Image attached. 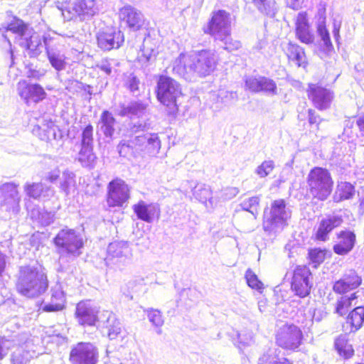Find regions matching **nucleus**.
Segmentation results:
<instances>
[{"label":"nucleus","instance_id":"f257e3e1","mask_svg":"<svg viewBox=\"0 0 364 364\" xmlns=\"http://www.w3.org/2000/svg\"><path fill=\"white\" fill-rule=\"evenodd\" d=\"M219 57L215 50H201L191 53H181L172 64L173 73L186 80L195 75L205 77L216 68Z\"/></svg>","mask_w":364,"mask_h":364},{"label":"nucleus","instance_id":"f03ea898","mask_svg":"<svg viewBox=\"0 0 364 364\" xmlns=\"http://www.w3.org/2000/svg\"><path fill=\"white\" fill-rule=\"evenodd\" d=\"M48 287L46 274L41 267L27 265L21 267L16 282L17 291L28 298H36Z\"/></svg>","mask_w":364,"mask_h":364},{"label":"nucleus","instance_id":"7ed1b4c3","mask_svg":"<svg viewBox=\"0 0 364 364\" xmlns=\"http://www.w3.org/2000/svg\"><path fill=\"white\" fill-rule=\"evenodd\" d=\"M8 32L15 35V39L19 46L28 50L31 56H37L42 52L40 36L22 20L15 18L8 26Z\"/></svg>","mask_w":364,"mask_h":364},{"label":"nucleus","instance_id":"20e7f679","mask_svg":"<svg viewBox=\"0 0 364 364\" xmlns=\"http://www.w3.org/2000/svg\"><path fill=\"white\" fill-rule=\"evenodd\" d=\"M56 252L60 257L75 258L82 254L84 242L81 235L73 229L63 228L53 238Z\"/></svg>","mask_w":364,"mask_h":364},{"label":"nucleus","instance_id":"39448f33","mask_svg":"<svg viewBox=\"0 0 364 364\" xmlns=\"http://www.w3.org/2000/svg\"><path fill=\"white\" fill-rule=\"evenodd\" d=\"M291 211L287 208L283 199L274 200L269 211L264 210L262 227L265 232L277 233L288 225Z\"/></svg>","mask_w":364,"mask_h":364},{"label":"nucleus","instance_id":"423d86ee","mask_svg":"<svg viewBox=\"0 0 364 364\" xmlns=\"http://www.w3.org/2000/svg\"><path fill=\"white\" fill-rule=\"evenodd\" d=\"M306 181L310 193L319 200H326L332 192L333 181L326 168H313L307 176Z\"/></svg>","mask_w":364,"mask_h":364},{"label":"nucleus","instance_id":"0eeeda50","mask_svg":"<svg viewBox=\"0 0 364 364\" xmlns=\"http://www.w3.org/2000/svg\"><path fill=\"white\" fill-rule=\"evenodd\" d=\"M180 84L174 79L161 75L157 82L156 97L158 100L169 109L170 113L177 110V99L181 95Z\"/></svg>","mask_w":364,"mask_h":364},{"label":"nucleus","instance_id":"6e6552de","mask_svg":"<svg viewBox=\"0 0 364 364\" xmlns=\"http://www.w3.org/2000/svg\"><path fill=\"white\" fill-rule=\"evenodd\" d=\"M132 258V249L128 242L115 241L108 245L105 262L108 267L123 270L131 263Z\"/></svg>","mask_w":364,"mask_h":364},{"label":"nucleus","instance_id":"1a4fd4ad","mask_svg":"<svg viewBox=\"0 0 364 364\" xmlns=\"http://www.w3.org/2000/svg\"><path fill=\"white\" fill-rule=\"evenodd\" d=\"M0 335V360H3L9 351L17 346L27 343V334L19 331L16 322L10 321L2 327Z\"/></svg>","mask_w":364,"mask_h":364},{"label":"nucleus","instance_id":"9d476101","mask_svg":"<svg viewBox=\"0 0 364 364\" xmlns=\"http://www.w3.org/2000/svg\"><path fill=\"white\" fill-rule=\"evenodd\" d=\"M44 47L49 63L56 70H63L66 66V57L63 48V38L59 36L46 33L43 37Z\"/></svg>","mask_w":364,"mask_h":364},{"label":"nucleus","instance_id":"9b49d317","mask_svg":"<svg viewBox=\"0 0 364 364\" xmlns=\"http://www.w3.org/2000/svg\"><path fill=\"white\" fill-rule=\"evenodd\" d=\"M231 31V18L229 12L219 9L212 12L211 18L203 27L205 33L211 36L214 40L220 38Z\"/></svg>","mask_w":364,"mask_h":364},{"label":"nucleus","instance_id":"f8f14e48","mask_svg":"<svg viewBox=\"0 0 364 364\" xmlns=\"http://www.w3.org/2000/svg\"><path fill=\"white\" fill-rule=\"evenodd\" d=\"M129 186L122 178H115L109 182L107 203L109 207H122L130 198Z\"/></svg>","mask_w":364,"mask_h":364},{"label":"nucleus","instance_id":"ddd939ff","mask_svg":"<svg viewBox=\"0 0 364 364\" xmlns=\"http://www.w3.org/2000/svg\"><path fill=\"white\" fill-rule=\"evenodd\" d=\"M101 313L97 306L90 300L80 301L75 308V318L81 326H94L100 325Z\"/></svg>","mask_w":364,"mask_h":364},{"label":"nucleus","instance_id":"4468645a","mask_svg":"<svg viewBox=\"0 0 364 364\" xmlns=\"http://www.w3.org/2000/svg\"><path fill=\"white\" fill-rule=\"evenodd\" d=\"M98 11L97 0H70L63 15L68 20L79 17L80 20L86 16H92Z\"/></svg>","mask_w":364,"mask_h":364},{"label":"nucleus","instance_id":"2eb2a0df","mask_svg":"<svg viewBox=\"0 0 364 364\" xmlns=\"http://www.w3.org/2000/svg\"><path fill=\"white\" fill-rule=\"evenodd\" d=\"M303 334L295 325H284L277 334V343L284 349L296 350L301 343Z\"/></svg>","mask_w":364,"mask_h":364},{"label":"nucleus","instance_id":"dca6fc26","mask_svg":"<svg viewBox=\"0 0 364 364\" xmlns=\"http://www.w3.org/2000/svg\"><path fill=\"white\" fill-rule=\"evenodd\" d=\"M98 350L91 343L80 342L73 347L70 353L72 364H97Z\"/></svg>","mask_w":364,"mask_h":364},{"label":"nucleus","instance_id":"f3484780","mask_svg":"<svg viewBox=\"0 0 364 364\" xmlns=\"http://www.w3.org/2000/svg\"><path fill=\"white\" fill-rule=\"evenodd\" d=\"M311 273L306 266H297L292 274L291 288L295 294L304 298L310 294L312 283L310 281Z\"/></svg>","mask_w":364,"mask_h":364},{"label":"nucleus","instance_id":"a211bd4d","mask_svg":"<svg viewBox=\"0 0 364 364\" xmlns=\"http://www.w3.org/2000/svg\"><path fill=\"white\" fill-rule=\"evenodd\" d=\"M138 155L146 154L156 156L161 149V141L157 134L146 133L131 139Z\"/></svg>","mask_w":364,"mask_h":364},{"label":"nucleus","instance_id":"6ab92c4d","mask_svg":"<svg viewBox=\"0 0 364 364\" xmlns=\"http://www.w3.org/2000/svg\"><path fill=\"white\" fill-rule=\"evenodd\" d=\"M307 95L314 106L321 111L329 109L334 97L331 90L313 83L309 84Z\"/></svg>","mask_w":364,"mask_h":364},{"label":"nucleus","instance_id":"aec40b11","mask_svg":"<svg viewBox=\"0 0 364 364\" xmlns=\"http://www.w3.org/2000/svg\"><path fill=\"white\" fill-rule=\"evenodd\" d=\"M118 14L120 22L132 31H137L145 26L144 14L133 6L124 5L119 9Z\"/></svg>","mask_w":364,"mask_h":364},{"label":"nucleus","instance_id":"412c9836","mask_svg":"<svg viewBox=\"0 0 364 364\" xmlns=\"http://www.w3.org/2000/svg\"><path fill=\"white\" fill-rule=\"evenodd\" d=\"M343 223L342 216L338 215H328L323 218L316 228L315 239L321 242L328 241L330 233L340 227Z\"/></svg>","mask_w":364,"mask_h":364},{"label":"nucleus","instance_id":"4be33fe9","mask_svg":"<svg viewBox=\"0 0 364 364\" xmlns=\"http://www.w3.org/2000/svg\"><path fill=\"white\" fill-rule=\"evenodd\" d=\"M18 94L27 104L29 102L38 103L46 97V92L38 84H30L26 80L19 81L17 85Z\"/></svg>","mask_w":364,"mask_h":364},{"label":"nucleus","instance_id":"5701e85b","mask_svg":"<svg viewBox=\"0 0 364 364\" xmlns=\"http://www.w3.org/2000/svg\"><path fill=\"white\" fill-rule=\"evenodd\" d=\"M356 236L353 231L342 230L336 234L333 240V252L338 255H348L354 247Z\"/></svg>","mask_w":364,"mask_h":364},{"label":"nucleus","instance_id":"b1692460","mask_svg":"<svg viewBox=\"0 0 364 364\" xmlns=\"http://www.w3.org/2000/svg\"><path fill=\"white\" fill-rule=\"evenodd\" d=\"M296 38L302 43L310 45L314 43L315 36L311 28L307 14L299 12L295 19Z\"/></svg>","mask_w":364,"mask_h":364},{"label":"nucleus","instance_id":"393cba45","mask_svg":"<svg viewBox=\"0 0 364 364\" xmlns=\"http://www.w3.org/2000/svg\"><path fill=\"white\" fill-rule=\"evenodd\" d=\"M97 39L98 46L104 50L119 48L124 41V34L120 31L112 28L100 32Z\"/></svg>","mask_w":364,"mask_h":364},{"label":"nucleus","instance_id":"a878e982","mask_svg":"<svg viewBox=\"0 0 364 364\" xmlns=\"http://www.w3.org/2000/svg\"><path fill=\"white\" fill-rule=\"evenodd\" d=\"M0 196L4 198L2 205H7V210H11L16 213L18 212L21 198L16 184L13 183L3 184L0 187Z\"/></svg>","mask_w":364,"mask_h":364},{"label":"nucleus","instance_id":"bb28decb","mask_svg":"<svg viewBox=\"0 0 364 364\" xmlns=\"http://www.w3.org/2000/svg\"><path fill=\"white\" fill-rule=\"evenodd\" d=\"M133 210L137 218L146 223H152L154 219L159 220L161 210L157 203H146L140 200L133 205Z\"/></svg>","mask_w":364,"mask_h":364},{"label":"nucleus","instance_id":"cd10ccee","mask_svg":"<svg viewBox=\"0 0 364 364\" xmlns=\"http://www.w3.org/2000/svg\"><path fill=\"white\" fill-rule=\"evenodd\" d=\"M108 330V336L112 340L115 339L122 332V324L111 311L103 310L101 313V320L99 325Z\"/></svg>","mask_w":364,"mask_h":364},{"label":"nucleus","instance_id":"c85d7f7f","mask_svg":"<svg viewBox=\"0 0 364 364\" xmlns=\"http://www.w3.org/2000/svg\"><path fill=\"white\" fill-rule=\"evenodd\" d=\"M33 132H38L39 138L44 141L60 140L63 138L62 131L50 120H43Z\"/></svg>","mask_w":364,"mask_h":364},{"label":"nucleus","instance_id":"c756f323","mask_svg":"<svg viewBox=\"0 0 364 364\" xmlns=\"http://www.w3.org/2000/svg\"><path fill=\"white\" fill-rule=\"evenodd\" d=\"M65 296L62 286L56 283L50 290V301L46 304L43 310L46 312L58 311L65 306Z\"/></svg>","mask_w":364,"mask_h":364},{"label":"nucleus","instance_id":"7c9ffc66","mask_svg":"<svg viewBox=\"0 0 364 364\" xmlns=\"http://www.w3.org/2000/svg\"><path fill=\"white\" fill-rule=\"evenodd\" d=\"M158 55L156 43L149 38H144L138 60L142 66L146 67L154 63Z\"/></svg>","mask_w":364,"mask_h":364},{"label":"nucleus","instance_id":"2f4dec72","mask_svg":"<svg viewBox=\"0 0 364 364\" xmlns=\"http://www.w3.org/2000/svg\"><path fill=\"white\" fill-rule=\"evenodd\" d=\"M26 195L33 199H46L53 195L52 188L43 183H26L24 186Z\"/></svg>","mask_w":364,"mask_h":364},{"label":"nucleus","instance_id":"473e14b6","mask_svg":"<svg viewBox=\"0 0 364 364\" xmlns=\"http://www.w3.org/2000/svg\"><path fill=\"white\" fill-rule=\"evenodd\" d=\"M317 16L318 23L316 25V28L318 35L323 41L325 50L327 52L331 51L333 50V47L331 41L329 32L326 26L325 9H318Z\"/></svg>","mask_w":364,"mask_h":364},{"label":"nucleus","instance_id":"72a5a7b5","mask_svg":"<svg viewBox=\"0 0 364 364\" xmlns=\"http://www.w3.org/2000/svg\"><path fill=\"white\" fill-rule=\"evenodd\" d=\"M286 53L289 60L294 62L299 67L305 68L307 60L304 49L296 43H289L286 48Z\"/></svg>","mask_w":364,"mask_h":364},{"label":"nucleus","instance_id":"f704fd0d","mask_svg":"<svg viewBox=\"0 0 364 364\" xmlns=\"http://www.w3.org/2000/svg\"><path fill=\"white\" fill-rule=\"evenodd\" d=\"M146 105L141 101L131 102L120 105L119 115L122 117H141L145 112Z\"/></svg>","mask_w":364,"mask_h":364},{"label":"nucleus","instance_id":"c9c22d12","mask_svg":"<svg viewBox=\"0 0 364 364\" xmlns=\"http://www.w3.org/2000/svg\"><path fill=\"white\" fill-rule=\"evenodd\" d=\"M194 198L202 203L205 204L207 208H213L215 201L213 198L212 191L208 186L205 184H197L193 189Z\"/></svg>","mask_w":364,"mask_h":364},{"label":"nucleus","instance_id":"e433bc0d","mask_svg":"<svg viewBox=\"0 0 364 364\" xmlns=\"http://www.w3.org/2000/svg\"><path fill=\"white\" fill-rule=\"evenodd\" d=\"M115 124L116 119L113 114L107 110L103 111L100 116L99 125L100 131L106 137L111 138L113 136Z\"/></svg>","mask_w":364,"mask_h":364},{"label":"nucleus","instance_id":"4c0bfd02","mask_svg":"<svg viewBox=\"0 0 364 364\" xmlns=\"http://www.w3.org/2000/svg\"><path fill=\"white\" fill-rule=\"evenodd\" d=\"M29 343L30 341L27 337V343L19 346L20 348L12 353L11 355V364H28L30 362L33 355L30 350L26 349L29 348Z\"/></svg>","mask_w":364,"mask_h":364},{"label":"nucleus","instance_id":"58836bf2","mask_svg":"<svg viewBox=\"0 0 364 364\" xmlns=\"http://www.w3.org/2000/svg\"><path fill=\"white\" fill-rule=\"evenodd\" d=\"M60 188L66 196L75 191L77 184L74 172L70 170H65L63 172Z\"/></svg>","mask_w":364,"mask_h":364},{"label":"nucleus","instance_id":"ea45409f","mask_svg":"<svg viewBox=\"0 0 364 364\" xmlns=\"http://www.w3.org/2000/svg\"><path fill=\"white\" fill-rule=\"evenodd\" d=\"M77 159L83 167L93 168L97 161L93 147L80 146Z\"/></svg>","mask_w":364,"mask_h":364},{"label":"nucleus","instance_id":"a19ab883","mask_svg":"<svg viewBox=\"0 0 364 364\" xmlns=\"http://www.w3.org/2000/svg\"><path fill=\"white\" fill-rule=\"evenodd\" d=\"M357 299L356 293H353L350 296L346 295L342 296L336 301L335 306V313L340 316L346 315L350 309L355 305L356 303L353 304V301Z\"/></svg>","mask_w":364,"mask_h":364},{"label":"nucleus","instance_id":"79ce46f5","mask_svg":"<svg viewBox=\"0 0 364 364\" xmlns=\"http://www.w3.org/2000/svg\"><path fill=\"white\" fill-rule=\"evenodd\" d=\"M335 348L338 354L345 358H350L354 353L353 348L348 342L346 335L339 336L334 342Z\"/></svg>","mask_w":364,"mask_h":364},{"label":"nucleus","instance_id":"37998d69","mask_svg":"<svg viewBox=\"0 0 364 364\" xmlns=\"http://www.w3.org/2000/svg\"><path fill=\"white\" fill-rule=\"evenodd\" d=\"M355 194L354 186L348 182H341L337 186L335 200L337 201L348 200Z\"/></svg>","mask_w":364,"mask_h":364},{"label":"nucleus","instance_id":"c03bdc74","mask_svg":"<svg viewBox=\"0 0 364 364\" xmlns=\"http://www.w3.org/2000/svg\"><path fill=\"white\" fill-rule=\"evenodd\" d=\"M347 322L355 331L358 330L364 323V306L355 307L348 316Z\"/></svg>","mask_w":364,"mask_h":364},{"label":"nucleus","instance_id":"a18cd8bd","mask_svg":"<svg viewBox=\"0 0 364 364\" xmlns=\"http://www.w3.org/2000/svg\"><path fill=\"white\" fill-rule=\"evenodd\" d=\"M31 216L42 226H48L54 220V213L39 208L33 209Z\"/></svg>","mask_w":364,"mask_h":364},{"label":"nucleus","instance_id":"49530a36","mask_svg":"<svg viewBox=\"0 0 364 364\" xmlns=\"http://www.w3.org/2000/svg\"><path fill=\"white\" fill-rule=\"evenodd\" d=\"M254 5L262 14L274 17L277 12L275 0H252Z\"/></svg>","mask_w":364,"mask_h":364},{"label":"nucleus","instance_id":"de8ad7c7","mask_svg":"<svg viewBox=\"0 0 364 364\" xmlns=\"http://www.w3.org/2000/svg\"><path fill=\"white\" fill-rule=\"evenodd\" d=\"M53 36H59L63 38L64 48H65V44H68V46L77 50V48H80V45L83 43V41H85V36L82 35L75 36L73 32L65 34L54 33Z\"/></svg>","mask_w":364,"mask_h":364},{"label":"nucleus","instance_id":"09e8293b","mask_svg":"<svg viewBox=\"0 0 364 364\" xmlns=\"http://www.w3.org/2000/svg\"><path fill=\"white\" fill-rule=\"evenodd\" d=\"M144 312L146 314L149 321L156 328V333L161 334V328L164 323L161 312L154 309H147L144 310Z\"/></svg>","mask_w":364,"mask_h":364},{"label":"nucleus","instance_id":"8fccbe9b","mask_svg":"<svg viewBox=\"0 0 364 364\" xmlns=\"http://www.w3.org/2000/svg\"><path fill=\"white\" fill-rule=\"evenodd\" d=\"M117 149L119 155L122 157L130 158L137 157L139 155L134 149L132 141L129 140H122L117 146Z\"/></svg>","mask_w":364,"mask_h":364},{"label":"nucleus","instance_id":"3c124183","mask_svg":"<svg viewBox=\"0 0 364 364\" xmlns=\"http://www.w3.org/2000/svg\"><path fill=\"white\" fill-rule=\"evenodd\" d=\"M222 36L220 38H216L215 41L221 43V46L224 50L229 52L235 51L241 48V43L239 41L234 40L231 37V31L228 32V34Z\"/></svg>","mask_w":364,"mask_h":364},{"label":"nucleus","instance_id":"603ef678","mask_svg":"<svg viewBox=\"0 0 364 364\" xmlns=\"http://www.w3.org/2000/svg\"><path fill=\"white\" fill-rule=\"evenodd\" d=\"M259 201L260 199L258 196H252L248 198H245L240 203V205L243 210L250 212L255 216V218H256Z\"/></svg>","mask_w":364,"mask_h":364},{"label":"nucleus","instance_id":"864d4df0","mask_svg":"<svg viewBox=\"0 0 364 364\" xmlns=\"http://www.w3.org/2000/svg\"><path fill=\"white\" fill-rule=\"evenodd\" d=\"M259 92H264L270 95H276L277 94L276 82L270 78L261 77Z\"/></svg>","mask_w":364,"mask_h":364},{"label":"nucleus","instance_id":"5fc2aeb1","mask_svg":"<svg viewBox=\"0 0 364 364\" xmlns=\"http://www.w3.org/2000/svg\"><path fill=\"white\" fill-rule=\"evenodd\" d=\"M274 166L275 165L274 161L266 160L257 167L255 173L259 178H265L272 173L274 168Z\"/></svg>","mask_w":364,"mask_h":364},{"label":"nucleus","instance_id":"6e6d98bb","mask_svg":"<svg viewBox=\"0 0 364 364\" xmlns=\"http://www.w3.org/2000/svg\"><path fill=\"white\" fill-rule=\"evenodd\" d=\"M80 146L93 147V127L87 125L81 134Z\"/></svg>","mask_w":364,"mask_h":364},{"label":"nucleus","instance_id":"4d7b16f0","mask_svg":"<svg viewBox=\"0 0 364 364\" xmlns=\"http://www.w3.org/2000/svg\"><path fill=\"white\" fill-rule=\"evenodd\" d=\"M310 261L314 264V267L321 264L326 258V250L320 248L311 249L309 252Z\"/></svg>","mask_w":364,"mask_h":364},{"label":"nucleus","instance_id":"13d9d810","mask_svg":"<svg viewBox=\"0 0 364 364\" xmlns=\"http://www.w3.org/2000/svg\"><path fill=\"white\" fill-rule=\"evenodd\" d=\"M140 80L134 74H129L124 80V86L133 95H138L139 91Z\"/></svg>","mask_w":364,"mask_h":364},{"label":"nucleus","instance_id":"bf43d9fd","mask_svg":"<svg viewBox=\"0 0 364 364\" xmlns=\"http://www.w3.org/2000/svg\"><path fill=\"white\" fill-rule=\"evenodd\" d=\"M245 279L248 286L252 289H255L258 291L263 289V284L259 280L257 276L252 271V269H248L246 271Z\"/></svg>","mask_w":364,"mask_h":364},{"label":"nucleus","instance_id":"052dcab7","mask_svg":"<svg viewBox=\"0 0 364 364\" xmlns=\"http://www.w3.org/2000/svg\"><path fill=\"white\" fill-rule=\"evenodd\" d=\"M333 289L335 292L338 294H344L348 291L353 290L347 282L346 273L343 275L342 278L334 283Z\"/></svg>","mask_w":364,"mask_h":364},{"label":"nucleus","instance_id":"680f3d73","mask_svg":"<svg viewBox=\"0 0 364 364\" xmlns=\"http://www.w3.org/2000/svg\"><path fill=\"white\" fill-rule=\"evenodd\" d=\"M347 282L353 289L359 287L361 284V277L355 272V270L349 269L346 272Z\"/></svg>","mask_w":364,"mask_h":364},{"label":"nucleus","instance_id":"e2e57ef3","mask_svg":"<svg viewBox=\"0 0 364 364\" xmlns=\"http://www.w3.org/2000/svg\"><path fill=\"white\" fill-rule=\"evenodd\" d=\"M261 77H249L245 80L246 87L252 92H259Z\"/></svg>","mask_w":364,"mask_h":364},{"label":"nucleus","instance_id":"0e129e2a","mask_svg":"<svg viewBox=\"0 0 364 364\" xmlns=\"http://www.w3.org/2000/svg\"><path fill=\"white\" fill-rule=\"evenodd\" d=\"M236 97V93L233 92H229L227 90H220L218 94V97L221 100V102L225 104H229L232 100Z\"/></svg>","mask_w":364,"mask_h":364},{"label":"nucleus","instance_id":"69168bd1","mask_svg":"<svg viewBox=\"0 0 364 364\" xmlns=\"http://www.w3.org/2000/svg\"><path fill=\"white\" fill-rule=\"evenodd\" d=\"M113 60H102L97 65V67L106 75H110L112 73Z\"/></svg>","mask_w":364,"mask_h":364},{"label":"nucleus","instance_id":"338daca9","mask_svg":"<svg viewBox=\"0 0 364 364\" xmlns=\"http://www.w3.org/2000/svg\"><path fill=\"white\" fill-rule=\"evenodd\" d=\"M45 73L46 72L44 70H36L29 68L27 71V77L36 80H40L45 75Z\"/></svg>","mask_w":364,"mask_h":364},{"label":"nucleus","instance_id":"774afa93","mask_svg":"<svg viewBox=\"0 0 364 364\" xmlns=\"http://www.w3.org/2000/svg\"><path fill=\"white\" fill-rule=\"evenodd\" d=\"M309 122L310 124H316L318 126L319 122H321L320 117L316 114V112L312 109H309Z\"/></svg>","mask_w":364,"mask_h":364}]
</instances>
